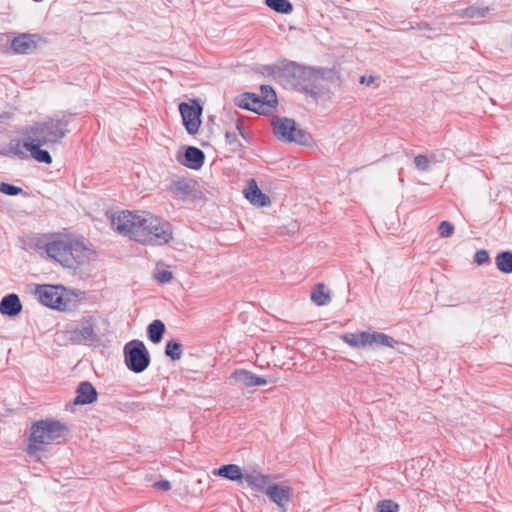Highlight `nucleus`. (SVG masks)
<instances>
[{
    "label": "nucleus",
    "instance_id": "nucleus-20",
    "mask_svg": "<svg viewBox=\"0 0 512 512\" xmlns=\"http://www.w3.org/2000/svg\"><path fill=\"white\" fill-rule=\"evenodd\" d=\"M245 197L252 204L259 207H265L271 203L269 196L264 194L254 181H252V185H250L249 188L245 191Z\"/></svg>",
    "mask_w": 512,
    "mask_h": 512
},
{
    "label": "nucleus",
    "instance_id": "nucleus-39",
    "mask_svg": "<svg viewBox=\"0 0 512 512\" xmlns=\"http://www.w3.org/2000/svg\"><path fill=\"white\" fill-rule=\"evenodd\" d=\"M173 278V275L170 271L168 270H162V271H159L155 274V279L161 283V284H166V283H169L171 282Z\"/></svg>",
    "mask_w": 512,
    "mask_h": 512
},
{
    "label": "nucleus",
    "instance_id": "nucleus-33",
    "mask_svg": "<svg viewBox=\"0 0 512 512\" xmlns=\"http://www.w3.org/2000/svg\"><path fill=\"white\" fill-rule=\"evenodd\" d=\"M182 344L175 340L166 343L165 355L171 360L176 361L182 357Z\"/></svg>",
    "mask_w": 512,
    "mask_h": 512
},
{
    "label": "nucleus",
    "instance_id": "nucleus-23",
    "mask_svg": "<svg viewBox=\"0 0 512 512\" xmlns=\"http://www.w3.org/2000/svg\"><path fill=\"white\" fill-rule=\"evenodd\" d=\"M341 339L351 347L360 348L369 345V332L346 333Z\"/></svg>",
    "mask_w": 512,
    "mask_h": 512
},
{
    "label": "nucleus",
    "instance_id": "nucleus-4",
    "mask_svg": "<svg viewBox=\"0 0 512 512\" xmlns=\"http://www.w3.org/2000/svg\"><path fill=\"white\" fill-rule=\"evenodd\" d=\"M287 70L291 78V84L296 89L304 91L315 99L323 93V89L320 86L321 80H332L334 77L338 79L333 69H315L291 63Z\"/></svg>",
    "mask_w": 512,
    "mask_h": 512
},
{
    "label": "nucleus",
    "instance_id": "nucleus-35",
    "mask_svg": "<svg viewBox=\"0 0 512 512\" xmlns=\"http://www.w3.org/2000/svg\"><path fill=\"white\" fill-rule=\"evenodd\" d=\"M225 139H226V143L230 146V150L232 152H238V151L242 150L243 145L240 142V140L238 139V136L235 132L227 131L225 133Z\"/></svg>",
    "mask_w": 512,
    "mask_h": 512
},
{
    "label": "nucleus",
    "instance_id": "nucleus-30",
    "mask_svg": "<svg viewBox=\"0 0 512 512\" xmlns=\"http://www.w3.org/2000/svg\"><path fill=\"white\" fill-rule=\"evenodd\" d=\"M311 300L318 306L326 305L330 302L331 298L329 293L325 292V286L318 283L311 292Z\"/></svg>",
    "mask_w": 512,
    "mask_h": 512
},
{
    "label": "nucleus",
    "instance_id": "nucleus-37",
    "mask_svg": "<svg viewBox=\"0 0 512 512\" xmlns=\"http://www.w3.org/2000/svg\"><path fill=\"white\" fill-rule=\"evenodd\" d=\"M0 192L9 196H16L23 192L22 188L2 182L0 183Z\"/></svg>",
    "mask_w": 512,
    "mask_h": 512
},
{
    "label": "nucleus",
    "instance_id": "nucleus-41",
    "mask_svg": "<svg viewBox=\"0 0 512 512\" xmlns=\"http://www.w3.org/2000/svg\"><path fill=\"white\" fill-rule=\"evenodd\" d=\"M154 487L158 490L168 491L171 489V483L168 480H160L154 483Z\"/></svg>",
    "mask_w": 512,
    "mask_h": 512
},
{
    "label": "nucleus",
    "instance_id": "nucleus-26",
    "mask_svg": "<svg viewBox=\"0 0 512 512\" xmlns=\"http://www.w3.org/2000/svg\"><path fill=\"white\" fill-rule=\"evenodd\" d=\"M26 151H30L29 140L22 142L19 139H12L8 145L6 155L17 156L19 159L27 158Z\"/></svg>",
    "mask_w": 512,
    "mask_h": 512
},
{
    "label": "nucleus",
    "instance_id": "nucleus-7",
    "mask_svg": "<svg viewBox=\"0 0 512 512\" xmlns=\"http://www.w3.org/2000/svg\"><path fill=\"white\" fill-rule=\"evenodd\" d=\"M96 319L93 316H83L76 325L70 324L67 332L73 344L81 345L94 343L99 340L95 331Z\"/></svg>",
    "mask_w": 512,
    "mask_h": 512
},
{
    "label": "nucleus",
    "instance_id": "nucleus-15",
    "mask_svg": "<svg viewBox=\"0 0 512 512\" xmlns=\"http://www.w3.org/2000/svg\"><path fill=\"white\" fill-rule=\"evenodd\" d=\"M167 189L176 199H185L192 196L196 191L195 182L185 178H178L171 181Z\"/></svg>",
    "mask_w": 512,
    "mask_h": 512
},
{
    "label": "nucleus",
    "instance_id": "nucleus-17",
    "mask_svg": "<svg viewBox=\"0 0 512 512\" xmlns=\"http://www.w3.org/2000/svg\"><path fill=\"white\" fill-rule=\"evenodd\" d=\"M204 152L194 146H188L184 153V160L181 161L183 165L190 169L198 170L204 164Z\"/></svg>",
    "mask_w": 512,
    "mask_h": 512
},
{
    "label": "nucleus",
    "instance_id": "nucleus-25",
    "mask_svg": "<svg viewBox=\"0 0 512 512\" xmlns=\"http://www.w3.org/2000/svg\"><path fill=\"white\" fill-rule=\"evenodd\" d=\"M260 101L262 102V109H266V113L274 108L277 103L276 93L269 85H261L260 87Z\"/></svg>",
    "mask_w": 512,
    "mask_h": 512
},
{
    "label": "nucleus",
    "instance_id": "nucleus-1",
    "mask_svg": "<svg viewBox=\"0 0 512 512\" xmlns=\"http://www.w3.org/2000/svg\"><path fill=\"white\" fill-rule=\"evenodd\" d=\"M48 257L67 268L76 269L89 260L90 249L82 238L66 233L44 235L36 243Z\"/></svg>",
    "mask_w": 512,
    "mask_h": 512
},
{
    "label": "nucleus",
    "instance_id": "nucleus-34",
    "mask_svg": "<svg viewBox=\"0 0 512 512\" xmlns=\"http://www.w3.org/2000/svg\"><path fill=\"white\" fill-rule=\"evenodd\" d=\"M431 160H435V155L432 154L431 157H428L423 154H419L414 158V164L417 170L421 172H426L430 168Z\"/></svg>",
    "mask_w": 512,
    "mask_h": 512
},
{
    "label": "nucleus",
    "instance_id": "nucleus-12",
    "mask_svg": "<svg viewBox=\"0 0 512 512\" xmlns=\"http://www.w3.org/2000/svg\"><path fill=\"white\" fill-rule=\"evenodd\" d=\"M265 493L272 502L282 509V512L286 511L287 505L292 498V489L290 487L272 484L267 487Z\"/></svg>",
    "mask_w": 512,
    "mask_h": 512
},
{
    "label": "nucleus",
    "instance_id": "nucleus-43",
    "mask_svg": "<svg viewBox=\"0 0 512 512\" xmlns=\"http://www.w3.org/2000/svg\"><path fill=\"white\" fill-rule=\"evenodd\" d=\"M237 129L239 130L240 134L244 137V130L241 122H237Z\"/></svg>",
    "mask_w": 512,
    "mask_h": 512
},
{
    "label": "nucleus",
    "instance_id": "nucleus-14",
    "mask_svg": "<svg viewBox=\"0 0 512 512\" xmlns=\"http://www.w3.org/2000/svg\"><path fill=\"white\" fill-rule=\"evenodd\" d=\"M37 35L22 33L11 41V48L17 54H29L37 48Z\"/></svg>",
    "mask_w": 512,
    "mask_h": 512
},
{
    "label": "nucleus",
    "instance_id": "nucleus-36",
    "mask_svg": "<svg viewBox=\"0 0 512 512\" xmlns=\"http://www.w3.org/2000/svg\"><path fill=\"white\" fill-rule=\"evenodd\" d=\"M377 512H398L399 505L392 500H382L378 502Z\"/></svg>",
    "mask_w": 512,
    "mask_h": 512
},
{
    "label": "nucleus",
    "instance_id": "nucleus-29",
    "mask_svg": "<svg viewBox=\"0 0 512 512\" xmlns=\"http://www.w3.org/2000/svg\"><path fill=\"white\" fill-rule=\"evenodd\" d=\"M489 7H480L477 5H471L458 12V16L461 18H483L489 13Z\"/></svg>",
    "mask_w": 512,
    "mask_h": 512
},
{
    "label": "nucleus",
    "instance_id": "nucleus-31",
    "mask_svg": "<svg viewBox=\"0 0 512 512\" xmlns=\"http://www.w3.org/2000/svg\"><path fill=\"white\" fill-rule=\"evenodd\" d=\"M372 344L394 347V345L397 344V341L385 333L374 331L369 332V345Z\"/></svg>",
    "mask_w": 512,
    "mask_h": 512
},
{
    "label": "nucleus",
    "instance_id": "nucleus-27",
    "mask_svg": "<svg viewBox=\"0 0 512 512\" xmlns=\"http://www.w3.org/2000/svg\"><path fill=\"white\" fill-rule=\"evenodd\" d=\"M165 332V325L161 320H154L147 328L148 338L151 342L159 343Z\"/></svg>",
    "mask_w": 512,
    "mask_h": 512
},
{
    "label": "nucleus",
    "instance_id": "nucleus-42",
    "mask_svg": "<svg viewBox=\"0 0 512 512\" xmlns=\"http://www.w3.org/2000/svg\"><path fill=\"white\" fill-rule=\"evenodd\" d=\"M375 79H376V77H374V76H369L367 78L366 76L363 75L360 77L359 82L361 84L371 85L372 83H374Z\"/></svg>",
    "mask_w": 512,
    "mask_h": 512
},
{
    "label": "nucleus",
    "instance_id": "nucleus-22",
    "mask_svg": "<svg viewBox=\"0 0 512 512\" xmlns=\"http://www.w3.org/2000/svg\"><path fill=\"white\" fill-rule=\"evenodd\" d=\"M249 486L259 492H265L269 483V476L257 472L245 473L243 479Z\"/></svg>",
    "mask_w": 512,
    "mask_h": 512
},
{
    "label": "nucleus",
    "instance_id": "nucleus-3",
    "mask_svg": "<svg viewBox=\"0 0 512 512\" xmlns=\"http://www.w3.org/2000/svg\"><path fill=\"white\" fill-rule=\"evenodd\" d=\"M148 216H151V213L146 211H120L111 216V226L120 235L149 245Z\"/></svg>",
    "mask_w": 512,
    "mask_h": 512
},
{
    "label": "nucleus",
    "instance_id": "nucleus-8",
    "mask_svg": "<svg viewBox=\"0 0 512 512\" xmlns=\"http://www.w3.org/2000/svg\"><path fill=\"white\" fill-rule=\"evenodd\" d=\"M59 288V286L49 284L37 285L34 294L43 305L65 311L68 309V300L63 297Z\"/></svg>",
    "mask_w": 512,
    "mask_h": 512
},
{
    "label": "nucleus",
    "instance_id": "nucleus-44",
    "mask_svg": "<svg viewBox=\"0 0 512 512\" xmlns=\"http://www.w3.org/2000/svg\"><path fill=\"white\" fill-rule=\"evenodd\" d=\"M510 433H511V436H512V427L509 429Z\"/></svg>",
    "mask_w": 512,
    "mask_h": 512
},
{
    "label": "nucleus",
    "instance_id": "nucleus-18",
    "mask_svg": "<svg viewBox=\"0 0 512 512\" xmlns=\"http://www.w3.org/2000/svg\"><path fill=\"white\" fill-rule=\"evenodd\" d=\"M236 105L240 108L251 110L258 114H265L266 109H262L260 97L253 93H243L236 99Z\"/></svg>",
    "mask_w": 512,
    "mask_h": 512
},
{
    "label": "nucleus",
    "instance_id": "nucleus-28",
    "mask_svg": "<svg viewBox=\"0 0 512 512\" xmlns=\"http://www.w3.org/2000/svg\"><path fill=\"white\" fill-rule=\"evenodd\" d=\"M497 269L505 274L512 273V252L503 251L495 258Z\"/></svg>",
    "mask_w": 512,
    "mask_h": 512
},
{
    "label": "nucleus",
    "instance_id": "nucleus-19",
    "mask_svg": "<svg viewBox=\"0 0 512 512\" xmlns=\"http://www.w3.org/2000/svg\"><path fill=\"white\" fill-rule=\"evenodd\" d=\"M21 310L22 304L20 302L18 295L9 294L2 298L0 302L1 314L12 317L18 315L21 312Z\"/></svg>",
    "mask_w": 512,
    "mask_h": 512
},
{
    "label": "nucleus",
    "instance_id": "nucleus-9",
    "mask_svg": "<svg viewBox=\"0 0 512 512\" xmlns=\"http://www.w3.org/2000/svg\"><path fill=\"white\" fill-rule=\"evenodd\" d=\"M149 230V245H164L170 242L173 238V229L171 224L151 213L148 216Z\"/></svg>",
    "mask_w": 512,
    "mask_h": 512
},
{
    "label": "nucleus",
    "instance_id": "nucleus-24",
    "mask_svg": "<svg viewBox=\"0 0 512 512\" xmlns=\"http://www.w3.org/2000/svg\"><path fill=\"white\" fill-rule=\"evenodd\" d=\"M30 154L33 159L40 163L50 164L52 163V157L47 150L41 149L42 142L29 140Z\"/></svg>",
    "mask_w": 512,
    "mask_h": 512
},
{
    "label": "nucleus",
    "instance_id": "nucleus-2",
    "mask_svg": "<svg viewBox=\"0 0 512 512\" xmlns=\"http://www.w3.org/2000/svg\"><path fill=\"white\" fill-rule=\"evenodd\" d=\"M74 115L68 112H59L43 121L35 122L25 131L26 139L40 141L46 147L60 142L70 132L69 124Z\"/></svg>",
    "mask_w": 512,
    "mask_h": 512
},
{
    "label": "nucleus",
    "instance_id": "nucleus-5",
    "mask_svg": "<svg viewBox=\"0 0 512 512\" xmlns=\"http://www.w3.org/2000/svg\"><path fill=\"white\" fill-rule=\"evenodd\" d=\"M67 427L58 420L45 419L34 423L30 429L27 453L34 455L43 450V446L61 437Z\"/></svg>",
    "mask_w": 512,
    "mask_h": 512
},
{
    "label": "nucleus",
    "instance_id": "nucleus-38",
    "mask_svg": "<svg viewBox=\"0 0 512 512\" xmlns=\"http://www.w3.org/2000/svg\"><path fill=\"white\" fill-rule=\"evenodd\" d=\"M438 232L441 237L448 238L454 233V226L449 221H442L438 227Z\"/></svg>",
    "mask_w": 512,
    "mask_h": 512
},
{
    "label": "nucleus",
    "instance_id": "nucleus-32",
    "mask_svg": "<svg viewBox=\"0 0 512 512\" xmlns=\"http://www.w3.org/2000/svg\"><path fill=\"white\" fill-rule=\"evenodd\" d=\"M265 4L278 13L289 14L293 11V5L288 0H265Z\"/></svg>",
    "mask_w": 512,
    "mask_h": 512
},
{
    "label": "nucleus",
    "instance_id": "nucleus-13",
    "mask_svg": "<svg viewBox=\"0 0 512 512\" xmlns=\"http://www.w3.org/2000/svg\"><path fill=\"white\" fill-rule=\"evenodd\" d=\"M230 379L234 380L236 384L242 387L262 386L268 383L266 378L258 376L246 369L234 370L230 375Z\"/></svg>",
    "mask_w": 512,
    "mask_h": 512
},
{
    "label": "nucleus",
    "instance_id": "nucleus-6",
    "mask_svg": "<svg viewBox=\"0 0 512 512\" xmlns=\"http://www.w3.org/2000/svg\"><path fill=\"white\" fill-rule=\"evenodd\" d=\"M124 362L127 368L134 373H142L150 365V354L145 344L140 340H131L123 349Z\"/></svg>",
    "mask_w": 512,
    "mask_h": 512
},
{
    "label": "nucleus",
    "instance_id": "nucleus-21",
    "mask_svg": "<svg viewBox=\"0 0 512 512\" xmlns=\"http://www.w3.org/2000/svg\"><path fill=\"white\" fill-rule=\"evenodd\" d=\"M213 474L231 481H242L245 476V473H242L241 468L236 464L222 465L218 469H214Z\"/></svg>",
    "mask_w": 512,
    "mask_h": 512
},
{
    "label": "nucleus",
    "instance_id": "nucleus-10",
    "mask_svg": "<svg viewBox=\"0 0 512 512\" xmlns=\"http://www.w3.org/2000/svg\"><path fill=\"white\" fill-rule=\"evenodd\" d=\"M273 132L278 139L285 142L302 143L306 136L303 130L296 127L295 121L289 118H278L274 121Z\"/></svg>",
    "mask_w": 512,
    "mask_h": 512
},
{
    "label": "nucleus",
    "instance_id": "nucleus-11",
    "mask_svg": "<svg viewBox=\"0 0 512 512\" xmlns=\"http://www.w3.org/2000/svg\"><path fill=\"white\" fill-rule=\"evenodd\" d=\"M179 111L182 116L185 129L189 134L195 135L201 124V105L196 100L192 101V104L183 102L179 105Z\"/></svg>",
    "mask_w": 512,
    "mask_h": 512
},
{
    "label": "nucleus",
    "instance_id": "nucleus-16",
    "mask_svg": "<svg viewBox=\"0 0 512 512\" xmlns=\"http://www.w3.org/2000/svg\"><path fill=\"white\" fill-rule=\"evenodd\" d=\"M77 396L74 399L75 405L91 404L97 399V391L89 381L81 382L76 390Z\"/></svg>",
    "mask_w": 512,
    "mask_h": 512
},
{
    "label": "nucleus",
    "instance_id": "nucleus-40",
    "mask_svg": "<svg viewBox=\"0 0 512 512\" xmlns=\"http://www.w3.org/2000/svg\"><path fill=\"white\" fill-rule=\"evenodd\" d=\"M489 260H490L489 254H488V252L486 250H479L474 255V261L478 265H482V264L488 263Z\"/></svg>",
    "mask_w": 512,
    "mask_h": 512
}]
</instances>
